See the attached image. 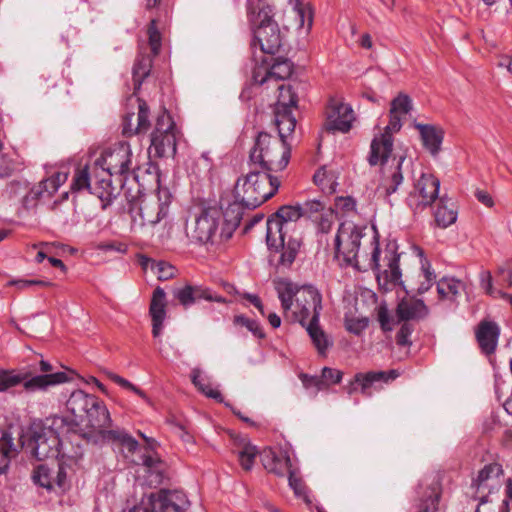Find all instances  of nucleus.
<instances>
[{
    "label": "nucleus",
    "instance_id": "29",
    "mask_svg": "<svg viewBox=\"0 0 512 512\" xmlns=\"http://www.w3.org/2000/svg\"><path fill=\"white\" fill-rule=\"evenodd\" d=\"M399 372L395 369L389 371H370L367 373H357L354 376V381L351 385L358 384L361 387V393L364 396H370V388L374 383L384 382L388 383L395 380L399 376Z\"/></svg>",
    "mask_w": 512,
    "mask_h": 512
},
{
    "label": "nucleus",
    "instance_id": "54",
    "mask_svg": "<svg viewBox=\"0 0 512 512\" xmlns=\"http://www.w3.org/2000/svg\"><path fill=\"white\" fill-rule=\"evenodd\" d=\"M143 464L153 473L162 476L165 470V463L157 455H145Z\"/></svg>",
    "mask_w": 512,
    "mask_h": 512
},
{
    "label": "nucleus",
    "instance_id": "60",
    "mask_svg": "<svg viewBox=\"0 0 512 512\" xmlns=\"http://www.w3.org/2000/svg\"><path fill=\"white\" fill-rule=\"evenodd\" d=\"M378 321L381 325L382 330H392V319L390 317L388 309L385 306H380L378 309Z\"/></svg>",
    "mask_w": 512,
    "mask_h": 512
},
{
    "label": "nucleus",
    "instance_id": "44",
    "mask_svg": "<svg viewBox=\"0 0 512 512\" xmlns=\"http://www.w3.org/2000/svg\"><path fill=\"white\" fill-rule=\"evenodd\" d=\"M47 89L48 93H50L51 97L55 99H63L66 95H68V83L67 81L60 77L58 80L48 79L47 80Z\"/></svg>",
    "mask_w": 512,
    "mask_h": 512
},
{
    "label": "nucleus",
    "instance_id": "18",
    "mask_svg": "<svg viewBox=\"0 0 512 512\" xmlns=\"http://www.w3.org/2000/svg\"><path fill=\"white\" fill-rule=\"evenodd\" d=\"M325 129L332 132H348L354 121L352 108L337 98H331L326 110Z\"/></svg>",
    "mask_w": 512,
    "mask_h": 512
},
{
    "label": "nucleus",
    "instance_id": "9",
    "mask_svg": "<svg viewBox=\"0 0 512 512\" xmlns=\"http://www.w3.org/2000/svg\"><path fill=\"white\" fill-rule=\"evenodd\" d=\"M67 410L74 416L78 425L88 431L99 428L108 421V409L96 396L75 390L66 402Z\"/></svg>",
    "mask_w": 512,
    "mask_h": 512
},
{
    "label": "nucleus",
    "instance_id": "2",
    "mask_svg": "<svg viewBox=\"0 0 512 512\" xmlns=\"http://www.w3.org/2000/svg\"><path fill=\"white\" fill-rule=\"evenodd\" d=\"M300 217H303L300 205H285L267 220L266 242L271 254L281 252L278 265L291 266L300 250V239L290 236L285 241L289 225Z\"/></svg>",
    "mask_w": 512,
    "mask_h": 512
},
{
    "label": "nucleus",
    "instance_id": "8",
    "mask_svg": "<svg viewBox=\"0 0 512 512\" xmlns=\"http://www.w3.org/2000/svg\"><path fill=\"white\" fill-rule=\"evenodd\" d=\"M171 195L167 189H159L157 194L137 195L128 200V213L134 226L155 225L163 219L170 204Z\"/></svg>",
    "mask_w": 512,
    "mask_h": 512
},
{
    "label": "nucleus",
    "instance_id": "58",
    "mask_svg": "<svg viewBox=\"0 0 512 512\" xmlns=\"http://www.w3.org/2000/svg\"><path fill=\"white\" fill-rule=\"evenodd\" d=\"M314 183L319 186L323 191L326 189V182L330 183L329 190L330 192L334 191L332 178L329 177V174L327 170L323 167L316 171V173L313 176Z\"/></svg>",
    "mask_w": 512,
    "mask_h": 512
},
{
    "label": "nucleus",
    "instance_id": "49",
    "mask_svg": "<svg viewBox=\"0 0 512 512\" xmlns=\"http://www.w3.org/2000/svg\"><path fill=\"white\" fill-rule=\"evenodd\" d=\"M108 377L110 380H112L114 383L120 385L121 387L125 388V389H128L134 393H136L137 395H139L142 399L148 401V397L146 395V393L144 391H142L140 388H138L137 386H135L134 384H132L131 382H129L128 380L124 379L123 377L115 374V373H112V372H109L108 373Z\"/></svg>",
    "mask_w": 512,
    "mask_h": 512
},
{
    "label": "nucleus",
    "instance_id": "63",
    "mask_svg": "<svg viewBox=\"0 0 512 512\" xmlns=\"http://www.w3.org/2000/svg\"><path fill=\"white\" fill-rule=\"evenodd\" d=\"M498 275L501 277L502 282L512 287V261H508L504 266L499 267Z\"/></svg>",
    "mask_w": 512,
    "mask_h": 512
},
{
    "label": "nucleus",
    "instance_id": "19",
    "mask_svg": "<svg viewBox=\"0 0 512 512\" xmlns=\"http://www.w3.org/2000/svg\"><path fill=\"white\" fill-rule=\"evenodd\" d=\"M132 152L130 146L126 143H119L113 148L102 152L97 158V165H103L114 175L122 176L129 172Z\"/></svg>",
    "mask_w": 512,
    "mask_h": 512
},
{
    "label": "nucleus",
    "instance_id": "55",
    "mask_svg": "<svg viewBox=\"0 0 512 512\" xmlns=\"http://www.w3.org/2000/svg\"><path fill=\"white\" fill-rule=\"evenodd\" d=\"M303 217H312L314 214L321 212L325 208V203L318 199L305 201L300 205Z\"/></svg>",
    "mask_w": 512,
    "mask_h": 512
},
{
    "label": "nucleus",
    "instance_id": "27",
    "mask_svg": "<svg viewBox=\"0 0 512 512\" xmlns=\"http://www.w3.org/2000/svg\"><path fill=\"white\" fill-rule=\"evenodd\" d=\"M385 259L387 260V268L377 275L379 285L384 290H392L396 286H402L401 270L399 267V256L394 251H389Z\"/></svg>",
    "mask_w": 512,
    "mask_h": 512
},
{
    "label": "nucleus",
    "instance_id": "33",
    "mask_svg": "<svg viewBox=\"0 0 512 512\" xmlns=\"http://www.w3.org/2000/svg\"><path fill=\"white\" fill-rule=\"evenodd\" d=\"M415 128L419 131L424 147L432 154L436 155L443 141L444 132L440 127L415 123Z\"/></svg>",
    "mask_w": 512,
    "mask_h": 512
},
{
    "label": "nucleus",
    "instance_id": "53",
    "mask_svg": "<svg viewBox=\"0 0 512 512\" xmlns=\"http://www.w3.org/2000/svg\"><path fill=\"white\" fill-rule=\"evenodd\" d=\"M343 373L340 370L324 367L322 369L321 379L323 387L326 389L330 384H338L342 380Z\"/></svg>",
    "mask_w": 512,
    "mask_h": 512
},
{
    "label": "nucleus",
    "instance_id": "4",
    "mask_svg": "<svg viewBox=\"0 0 512 512\" xmlns=\"http://www.w3.org/2000/svg\"><path fill=\"white\" fill-rule=\"evenodd\" d=\"M247 13L253 28L251 45H258L265 54L274 55L279 52L283 35L279 25L274 21L273 9L265 0H247Z\"/></svg>",
    "mask_w": 512,
    "mask_h": 512
},
{
    "label": "nucleus",
    "instance_id": "25",
    "mask_svg": "<svg viewBox=\"0 0 512 512\" xmlns=\"http://www.w3.org/2000/svg\"><path fill=\"white\" fill-rule=\"evenodd\" d=\"M174 296L184 307H188L200 299L219 303L225 302L223 297L215 295L210 289L202 286L186 285L175 290Z\"/></svg>",
    "mask_w": 512,
    "mask_h": 512
},
{
    "label": "nucleus",
    "instance_id": "45",
    "mask_svg": "<svg viewBox=\"0 0 512 512\" xmlns=\"http://www.w3.org/2000/svg\"><path fill=\"white\" fill-rule=\"evenodd\" d=\"M289 486L293 489L296 496L303 498L306 502H309L306 494V486L301 477H299L294 470L288 471Z\"/></svg>",
    "mask_w": 512,
    "mask_h": 512
},
{
    "label": "nucleus",
    "instance_id": "15",
    "mask_svg": "<svg viewBox=\"0 0 512 512\" xmlns=\"http://www.w3.org/2000/svg\"><path fill=\"white\" fill-rule=\"evenodd\" d=\"M88 441L94 444H110L118 449H127L134 453L138 449V442L124 429L113 427L110 413L108 412V421L99 428H93L84 434Z\"/></svg>",
    "mask_w": 512,
    "mask_h": 512
},
{
    "label": "nucleus",
    "instance_id": "13",
    "mask_svg": "<svg viewBox=\"0 0 512 512\" xmlns=\"http://www.w3.org/2000/svg\"><path fill=\"white\" fill-rule=\"evenodd\" d=\"M221 210L209 207L196 217L190 227V237L201 244H221L228 239L220 235Z\"/></svg>",
    "mask_w": 512,
    "mask_h": 512
},
{
    "label": "nucleus",
    "instance_id": "31",
    "mask_svg": "<svg viewBox=\"0 0 512 512\" xmlns=\"http://www.w3.org/2000/svg\"><path fill=\"white\" fill-rule=\"evenodd\" d=\"M499 336V327L491 321H482L476 330V339L485 354H491L495 351Z\"/></svg>",
    "mask_w": 512,
    "mask_h": 512
},
{
    "label": "nucleus",
    "instance_id": "12",
    "mask_svg": "<svg viewBox=\"0 0 512 512\" xmlns=\"http://www.w3.org/2000/svg\"><path fill=\"white\" fill-rule=\"evenodd\" d=\"M276 86L279 94L274 108V123L282 137L289 136L296 127L293 112L297 110L298 97L291 85L281 83Z\"/></svg>",
    "mask_w": 512,
    "mask_h": 512
},
{
    "label": "nucleus",
    "instance_id": "35",
    "mask_svg": "<svg viewBox=\"0 0 512 512\" xmlns=\"http://www.w3.org/2000/svg\"><path fill=\"white\" fill-rule=\"evenodd\" d=\"M434 218L437 226L447 228L457 220V210L454 203L446 195L439 197L435 203Z\"/></svg>",
    "mask_w": 512,
    "mask_h": 512
},
{
    "label": "nucleus",
    "instance_id": "14",
    "mask_svg": "<svg viewBox=\"0 0 512 512\" xmlns=\"http://www.w3.org/2000/svg\"><path fill=\"white\" fill-rule=\"evenodd\" d=\"M149 149L157 157H170L176 153L175 123L166 110L157 116Z\"/></svg>",
    "mask_w": 512,
    "mask_h": 512
},
{
    "label": "nucleus",
    "instance_id": "5",
    "mask_svg": "<svg viewBox=\"0 0 512 512\" xmlns=\"http://www.w3.org/2000/svg\"><path fill=\"white\" fill-rule=\"evenodd\" d=\"M287 136H273L266 132L258 133L254 146L250 150L249 159L252 165L259 167L265 173L283 171L290 160V146Z\"/></svg>",
    "mask_w": 512,
    "mask_h": 512
},
{
    "label": "nucleus",
    "instance_id": "36",
    "mask_svg": "<svg viewBox=\"0 0 512 512\" xmlns=\"http://www.w3.org/2000/svg\"><path fill=\"white\" fill-rule=\"evenodd\" d=\"M464 289V283L455 278L443 277L437 282V293L441 300L455 302Z\"/></svg>",
    "mask_w": 512,
    "mask_h": 512
},
{
    "label": "nucleus",
    "instance_id": "41",
    "mask_svg": "<svg viewBox=\"0 0 512 512\" xmlns=\"http://www.w3.org/2000/svg\"><path fill=\"white\" fill-rule=\"evenodd\" d=\"M412 110V100L404 93H399L391 102L390 113L399 115L408 114Z\"/></svg>",
    "mask_w": 512,
    "mask_h": 512
},
{
    "label": "nucleus",
    "instance_id": "23",
    "mask_svg": "<svg viewBox=\"0 0 512 512\" xmlns=\"http://www.w3.org/2000/svg\"><path fill=\"white\" fill-rule=\"evenodd\" d=\"M429 315V308L421 299L414 297L403 298L397 305V322L420 321Z\"/></svg>",
    "mask_w": 512,
    "mask_h": 512
},
{
    "label": "nucleus",
    "instance_id": "57",
    "mask_svg": "<svg viewBox=\"0 0 512 512\" xmlns=\"http://www.w3.org/2000/svg\"><path fill=\"white\" fill-rule=\"evenodd\" d=\"M10 285L16 286L20 290H24L29 287H52L54 284L50 281L44 280H13L9 283Z\"/></svg>",
    "mask_w": 512,
    "mask_h": 512
},
{
    "label": "nucleus",
    "instance_id": "43",
    "mask_svg": "<svg viewBox=\"0 0 512 512\" xmlns=\"http://www.w3.org/2000/svg\"><path fill=\"white\" fill-rule=\"evenodd\" d=\"M344 324L347 331L360 335L368 327L369 319L367 317H356L346 314Z\"/></svg>",
    "mask_w": 512,
    "mask_h": 512
},
{
    "label": "nucleus",
    "instance_id": "39",
    "mask_svg": "<svg viewBox=\"0 0 512 512\" xmlns=\"http://www.w3.org/2000/svg\"><path fill=\"white\" fill-rule=\"evenodd\" d=\"M152 59L148 55H139L133 66V81L135 92L140 88L144 79L150 74Z\"/></svg>",
    "mask_w": 512,
    "mask_h": 512
},
{
    "label": "nucleus",
    "instance_id": "34",
    "mask_svg": "<svg viewBox=\"0 0 512 512\" xmlns=\"http://www.w3.org/2000/svg\"><path fill=\"white\" fill-rule=\"evenodd\" d=\"M235 452L237 453L240 466L245 471H250L254 465L258 450L245 436L234 438Z\"/></svg>",
    "mask_w": 512,
    "mask_h": 512
},
{
    "label": "nucleus",
    "instance_id": "22",
    "mask_svg": "<svg viewBox=\"0 0 512 512\" xmlns=\"http://www.w3.org/2000/svg\"><path fill=\"white\" fill-rule=\"evenodd\" d=\"M503 475L502 466L498 463H491L486 465L478 473L477 478L472 483V489H474L473 497L475 495L487 494L496 488L499 484V478Z\"/></svg>",
    "mask_w": 512,
    "mask_h": 512
},
{
    "label": "nucleus",
    "instance_id": "50",
    "mask_svg": "<svg viewBox=\"0 0 512 512\" xmlns=\"http://www.w3.org/2000/svg\"><path fill=\"white\" fill-rule=\"evenodd\" d=\"M402 325L396 334V343L399 346H410V336L414 331V325L411 322L402 321Z\"/></svg>",
    "mask_w": 512,
    "mask_h": 512
},
{
    "label": "nucleus",
    "instance_id": "61",
    "mask_svg": "<svg viewBox=\"0 0 512 512\" xmlns=\"http://www.w3.org/2000/svg\"><path fill=\"white\" fill-rule=\"evenodd\" d=\"M197 388L205 396H207L209 398H212V399H214V400H216L218 402H222L223 401V397H222L221 392L219 390H217V389L212 388L211 385L208 382L203 381L201 383V385H199Z\"/></svg>",
    "mask_w": 512,
    "mask_h": 512
},
{
    "label": "nucleus",
    "instance_id": "30",
    "mask_svg": "<svg viewBox=\"0 0 512 512\" xmlns=\"http://www.w3.org/2000/svg\"><path fill=\"white\" fill-rule=\"evenodd\" d=\"M263 467L277 476L284 477L292 469L291 459L288 455H278L271 448H266L261 453Z\"/></svg>",
    "mask_w": 512,
    "mask_h": 512
},
{
    "label": "nucleus",
    "instance_id": "56",
    "mask_svg": "<svg viewBox=\"0 0 512 512\" xmlns=\"http://www.w3.org/2000/svg\"><path fill=\"white\" fill-rule=\"evenodd\" d=\"M159 280H168L174 277L175 267L165 261H156L154 270Z\"/></svg>",
    "mask_w": 512,
    "mask_h": 512
},
{
    "label": "nucleus",
    "instance_id": "7",
    "mask_svg": "<svg viewBox=\"0 0 512 512\" xmlns=\"http://www.w3.org/2000/svg\"><path fill=\"white\" fill-rule=\"evenodd\" d=\"M114 174L103 165H97V159L92 166L78 167L73 175L72 191L88 190L102 202V209H106L118 195V188L112 185L111 177Z\"/></svg>",
    "mask_w": 512,
    "mask_h": 512
},
{
    "label": "nucleus",
    "instance_id": "6",
    "mask_svg": "<svg viewBox=\"0 0 512 512\" xmlns=\"http://www.w3.org/2000/svg\"><path fill=\"white\" fill-rule=\"evenodd\" d=\"M280 186L276 176L253 170L239 177L234 186V197L244 203L246 209H255L273 197Z\"/></svg>",
    "mask_w": 512,
    "mask_h": 512
},
{
    "label": "nucleus",
    "instance_id": "48",
    "mask_svg": "<svg viewBox=\"0 0 512 512\" xmlns=\"http://www.w3.org/2000/svg\"><path fill=\"white\" fill-rule=\"evenodd\" d=\"M33 478L40 486L47 489L53 488V475L51 470L44 465L38 466Z\"/></svg>",
    "mask_w": 512,
    "mask_h": 512
},
{
    "label": "nucleus",
    "instance_id": "26",
    "mask_svg": "<svg viewBox=\"0 0 512 512\" xmlns=\"http://www.w3.org/2000/svg\"><path fill=\"white\" fill-rule=\"evenodd\" d=\"M28 374L27 378L23 380V388L28 393H34L37 391H46L50 386L65 383L69 380L68 376L64 372H54V374H41L32 376Z\"/></svg>",
    "mask_w": 512,
    "mask_h": 512
},
{
    "label": "nucleus",
    "instance_id": "59",
    "mask_svg": "<svg viewBox=\"0 0 512 512\" xmlns=\"http://www.w3.org/2000/svg\"><path fill=\"white\" fill-rule=\"evenodd\" d=\"M299 378L306 389L315 387L317 391L323 390V379L321 376H310L306 373H301Z\"/></svg>",
    "mask_w": 512,
    "mask_h": 512
},
{
    "label": "nucleus",
    "instance_id": "42",
    "mask_svg": "<svg viewBox=\"0 0 512 512\" xmlns=\"http://www.w3.org/2000/svg\"><path fill=\"white\" fill-rule=\"evenodd\" d=\"M475 499L480 501L475 512H509L506 499L500 505L489 503L487 494L475 495Z\"/></svg>",
    "mask_w": 512,
    "mask_h": 512
},
{
    "label": "nucleus",
    "instance_id": "16",
    "mask_svg": "<svg viewBox=\"0 0 512 512\" xmlns=\"http://www.w3.org/2000/svg\"><path fill=\"white\" fill-rule=\"evenodd\" d=\"M440 181L432 174H422L407 198V204L414 213L436 203L439 199Z\"/></svg>",
    "mask_w": 512,
    "mask_h": 512
},
{
    "label": "nucleus",
    "instance_id": "28",
    "mask_svg": "<svg viewBox=\"0 0 512 512\" xmlns=\"http://www.w3.org/2000/svg\"><path fill=\"white\" fill-rule=\"evenodd\" d=\"M149 314L152 319V334L154 337H158L166 317V294L161 287H157L153 291Z\"/></svg>",
    "mask_w": 512,
    "mask_h": 512
},
{
    "label": "nucleus",
    "instance_id": "47",
    "mask_svg": "<svg viewBox=\"0 0 512 512\" xmlns=\"http://www.w3.org/2000/svg\"><path fill=\"white\" fill-rule=\"evenodd\" d=\"M149 45L153 56H157L161 48V34L157 28L156 20H152L148 27Z\"/></svg>",
    "mask_w": 512,
    "mask_h": 512
},
{
    "label": "nucleus",
    "instance_id": "32",
    "mask_svg": "<svg viewBox=\"0 0 512 512\" xmlns=\"http://www.w3.org/2000/svg\"><path fill=\"white\" fill-rule=\"evenodd\" d=\"M274 287L281 301L283 314L289 318L300 286L288 279H278L274 281Z\"/></svg>",
    "mask_w": 512,
    "mask_h": 512
},
{
    "label": "nucleus",
    "instance_id": "64",
    "mask_svg": "<svg viewBox=\"0 0 512 512\" xmlns=\"http://www.w3.org/2000/svg\"><path fill=\"white\" fill-rule=\"evenodd\" d=\"M40 191L37 193L38 195H42L43 193H47L48 196L53 195L57 190L58 186L55 184V180L47 178L40 183Z\"/></svg>",
    "mask_w": 512,
    "mask_h": 512
},
{
    "label": "nucleus",
    "instance_id": "10",
    "mask_svg": "<svg viewBox=\"0 0 512 512\" xmlns=\"http://www.w3.org/2000/svg\"><path fill=\"white\" fill-rule=\"evenodd\" d=\"M59 443L56 431L38 421L30 425L22 446H25L31 457L43 461L58 455Z\"/></svg>",
    "mask_w": 512,
    "mask_h": 512
},
{
    "label": "nucleus",
    "instance_id": "51",
    "mask_svg": "<svg viewBox=\"0 0 512 512\" xmlns=\"http://www.w3.org/2000/svg\"><path fill=\"white\" fill-rule=\"evenodd\" d=\"M269 74H270L269 66L262 64L253 69L252 80L255 84H258L260 86L265 85V84L269 86L271 84V79H270Z\"/></svg>",
    "mask_w": 512,
    "mask_h": 512
},
{
    "label": "nucleus",
    "instance_id": "46",
    "mask_svg": "<svg viewBox=\"0 0 512 512\" xmlns=\"http://www.w3.org/2000/svg\"><path fill=\"white\" fill-rule=\"evenodd\" d=\"M295 11L300 21V27H304L307 22V31H310L313 25V11L309 5H303L296 0Z\"/></svg>",
    "mask_w": 512,
    "mask_h": 512
},
{
    "label": "nucleus",
    "instance_id": "40",
    "mask_svg": "<svg viewBox=\"0 0 512 512\" xmlns=\"http://www.w3.org/2000/svg\"><path fill=\"white\" fill-rule=\"evenodd\" d=\"M27 373H16L15 370L0 369V392L15 387L27 378Z\"/></svg>",
    "mask_w": 512,
    "mask_h": 512
},
{
    "label": "nucleus",
    "instance_id": "1",
    "mask_svg": "<svg viewBox=\"0 0 512 512\" xmlns=\"http://www.w3.org/2000/svg\"><path fill=\"white\" fill-rule=\"evenodd\" d=\"M402 127L401 117L390 113V120L384 132L375 136L370 145L368 162L371 166L380 165L381 178L377 191L384 198L394 194L403 182V165L406 157H391L393 151L392 133L398 132Z\"/></svg>",
    "mask_w": 512,
    "mask_h": 512
},
{
    "label": "nucleus",
    "instance_id": "11",
    "mask_svg": "<svg viewBox=\"0 0 512 512\" xmlns=\"http://www.w3.org/2000/svg\"><path fill=\"white\" fill-rule=\"evenodd\" d=\"M362 237V229L353 222L341 223L335 237L336 257L359 270L362 268L359 256Z\"/></svg>",
    "mask_w": 512,
    "mask_h": 512
},
{
    "label": "nucleus",
    "instance_id": "37",
    "mask_svg": "<svg viewBox=\"0 0 512 512\" xmlns=\"http://www.w3.org/2000/svg\"><path fill=\"white\" fill-rule=\"evenodd\" d=\"M26 439V434L21 435L19 440L15 442L14 437L10 431H4L0 437V454L11 462L12 459L16 458L22 448L23 440Z\"/></svg>",
    "mask_w": 512,
    "mask_h": 512
},
{
    "label": "nucleus",
    "instance_id": "21",
    "mask_svg": "<svg viewBox=\"0 0 512 512\" xmlns=\"http://www.w3.org/2000/svg\"><path fill=\"white\" fill-rule=\"evenodd\" d=\"M245 208L244 203L236 198L232 203H228L226 207H224V203L221 202L220 235L222 237L228 240L232 237L234 231L240 224Z\"/></svg>",
    "mask_w": 512,
    "mask_h": 512
},
{
    "label": "nucleus",
    "instance_id": "52",
    "mask_svg": "<svg viewBox=\"0 0 512 512\" xmlns=\"http://www.w3.org/2000/svg\"><path fill=\"white\" fill-rule=\"evenodd\" d=\"M234 323L237 325L245 326L249 331H251L255 336L259 338L264 337V333L259 323L255 320L249 319L242 315H238L234 317Z\"/></svg>",
    "mask_w": 512,
    "mask_h": 512
},
{
    "label": "nucleus",
    "instance_id": "38",
    "mask_svg": "<svg viewBox=\"0 0 512 512\" xmlns=\"http://www.w3.org/2000/svg\"><path fill=\"white\" fill-rule=\"evenodd\" d=\"M271 84L279 85L280 81L289 78L293 72V64L288 59L277 58L274 63L269 66Z\"/></svg>",
    "mask_w": 512,
    "mask_h": 512
},
{
    "label": "nucleus",
    "instance_id": "62",
    "mask_svg": "<svg viewBox=\"0 0 512 512\" xmlns=\"http://www.w3.org/2000/svg\"><path fill=\"white\" fill-rule=\"evenodd\" d=\"M356 202L355 200L350 197H338L335 200V207L338 210H341L342 212H350L355 209Z\"/></svg>",
    "mask_w": 512,
    "mask_h": 512
},
{
    "label": "nucleus",
    "instance_id": "3",
    "mask_svg": "<svg viewBox=\"0 0 512 512\" xmlns=\"http://www.w3.org/2000/svg\"><path fill=\"white\" fill-rule=\"evenodd\" d=\"M322 310V296L312 285L300 286L294 306L290 312V319L298 321L306 330L320 353L328 347L327 337L319 325Z\"/></svg>",
    "mask_w": 512,
    "mask_h": 512
},
{
    "label": "nucleus",
    "instance_id": "20",
    "mask_svg": "<svg viewBox=\"0 0 512 512\" xmlns=\"http://www.w3.org/2000/svg\"><path fill=\"white\" fill-rule=\"evenodd\" d=\"M419 500L417 512H441L439 500L442 493L441 484L438 479L431 481L423 480L418 485Z\"/></svg>",
    "mask_w": 512,
    "mask_h": 512
},
{
    "label": "nucleus",
    "instance_id": "17",
    "mask_svg": "<svg viewBox=\"0 0 512 512\" xmlns=\"http://www.w3.org/2000/svg\"><path fill=\"white\" fill-rule=\"evenodd\" d=\"M149 512H185L189 506L186 495L178 490L161 489L147 498Z\"/></svg>",
    "mask_w": 512,
    "mask_h": 512
},
{
    "label": "nucleus",
    "instance_id": "24",
    "mask_svg": "<svg viewBox=\"0 0 512 512\" xmlns=\"http://www.w3.org/2000/svg\"><path fill=\"white\" fill-rule=\"evenodd\" d=\"M135 101L138 104L137 125L134 126L132 123L133 113L127 114L123 118L122 134L126 137L146 134L150 128L149 108L147 103L140 98H136Z\"/></svg>",
    "mask_w": 512,
    "mask_h": 512
}]
</instances>
